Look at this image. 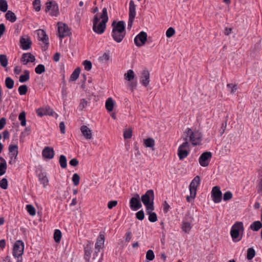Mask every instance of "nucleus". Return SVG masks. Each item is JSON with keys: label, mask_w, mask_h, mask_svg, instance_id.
Wrapping results in <instances>:
<instances>
[{"label": "nucleus", "mask_w": 262, "mask_h": 262, "mask_svg": "<svg viewBox=\"0 0 262 262\" xmlns=\"http://www.w3.org/2000/svg\"><path fill=\"white\" fill-rule=\"evenodd\" d=\"M129 205L130 208L135 211L139 209L142 207L139 194H134V196L130 200Z\"/></svg>", "instance_id": "nucleus-10"}, {"label": "nucleus", "mask_w": 262, "mask_h": 262, "mask_svg": "<svg viewBox=\"0 0 262 262\" xmlns=\"http://www.w3.org/2000/svg\"><path fill=\"white\" fill-rule=\"evenodd\" d=\"M35 60V56L31 53H24L21 59V61L24 64H27L29 62H33Z\"/></svg>", "instance_id": "nucleus-19"}, {"label": "nucleus", "mask_w": 262, "mask_h": 262, "mask_svg": "<svg viewBox=\"0 0 262 262\" xmlns=\"http://www.w3.org/2000/svg\"><path fill=\"white\" fill-rule=\"evenodd\" d=\"M201 182V179L199 176L195 177L191 182L189 188L190 191V195L186 198L187 201L190 202L192 200L194 199L196 196V189Z\"/></svg>", "instance_id": "nucleus-5"}, {"label": "nucleus", "mask_w": 262, "mask_h": 262, "mask_svg": "<svg viewBox=\"0 0 262 262\" xmlns=\"http://www.w3.org/2000/svg\"><path fill=\"white\" fill-rule=\"evenodd\" d=\"M24 74L19 77V80L20 82H25L28 81L30 78V72L28 70H25L24 72Z\"/></svg>", "instance_id": "nucleus-33"}, {"label": "nucleus", "mask_w": 262, "mask_h": 262, "mask_svg": "<svg viewBox=\"0 0 262 262\" xmlns=\"http://www.w3.org/2000/svg\"><path fill=\"white\" fill-rule=\"evenodd\" d=\"M136 5L134 3V2L132 0L129 2V19L127 24V29L129 30H130L132 27L133 21L136 16Z\"/></svg>", "instance_id": "nucleus-8"}, {"label": "nucleus", "mask_w": 262, "mask_h": 262, "mask_svg": "<svg viewBox=\"0 0 262 262\" xmlns=\"http://www.w3.org/2000/svg\"><path fill=\"white\" fill-rule=\"evenodd\" d=\"M135 73L133 70H129L124 75V79L128 81L132 80L135 77Z\"/></svg>", "instance_id": "nucleus-31"}, {"label": "nucleus", "mask_w": 262, "mask_h": 262, "mask_svg": "<svg viewBox=\"0 0 262 262\" xmlns=\"http://www.w3.org/2000/svg\"><path fill=\"white\" fill-rule=\"evenodd\" d=\"M147 39V33L144 31H142L135 37L134 42L137 47H140L145 44Z\"/></svg>", "instance_id": "nucleus-11"}, {"label": "nucleus", "mask_w": 262, "mask_h": 262, "mask_svg": "<svg viewBox=\"0 0 262 262\" xmlns=\"http://www.w3.org/2000/svg\"><path fill=\"white\" fill-rule=\"evenodd\" d=\"M5 17L7 20L11 21V23L15 22L17 19V17L14 13L10 10L7 12L5 14Z\"/></svg>", "instance_id": "nucleus-28"}, {"label": "nucleus", "mask_w": 262, "mask_h": 262, "mask_svg": "<svg viewBox=\"0 0 262 262\" xmlns=\"http://www.w3.org/2000/svg\"><path fill=\"white\" fill-rule=\"evenodd\" d=\"M88 104V102L85 99H82L80 100L78 108L80 111H82L85 107L87 106Z\"/></svg>", "instance_id": "nucleus-48"}, {"label": "nucleus", "mask_w": 262, "mask_h": 262, "mask_svg": "<svg viewBox=\"0 0 262 262\" xmlns=\"http://www.w3.org/2000/svg\"><path fill=\"white\" fill-rule=\"evenodd\" d=\"M7 168V165L6 160L0 157V176L4 174Z\"/></svg>", "instance_id": "nucleus-23"}, {"label": "nucleus", "mask_w": 262, "mask_h": 262, "mask_svg": "<svg viewBox=\"0 0 262 262\" xmlns=\"http://www.w3.org/2000/svg\"><path fill=\"white\" fill-rule=\"evenodd\" d=\"M24 244L21 241H17L14 245L13 255L15 257L21 256L24 253Z\"/></svg>", "instance_id": "nucleus-9"}, {"label": "nucleus", "mask_w": 262, "mask_h": 262, "mask_svg": "<svg viewBox=\"0 0 262 262\" xmlns=\"http://www.w3.org/2000/svg\"><path fill=\"white\" fill-rule=\"evenodd\" d=\"M9 156L11 161L9 162L10 164L16 162L17 157L18 154V146L16 145H10L9 146Z\"/></svg>", "instance_id": "nucleus-13"}, {"label": "nucleus", "mask_w": 262, "mask_h": 262, "mask_svg": "<svg viewBox=\"0 0 262 262\" xmlns=\"http://www.w3.org/2000/svg\"><path fill=\"white\" fill-rule=\"evenodd\" d=\"M227 86L230 89L231 93H234L237 89V86L236 84H233L232 83L228 84Z\"/></svg>", "instance_id": "nucleus-58"}, {"label": "nucleus", "mask_w": 262, "mask_h": 262, "mask_svg": "<svg viewBox=\"0 0 262 262\" xmlns=\"http://www.w3.org/2000/svg\"><path fill=\"white\" fill-rule=\"evenodd\" d=\"M45 11L49 12L51 16H56L59 14V8L57 4L54 1H50L46 3Z\"/></svg>", "instance_id": "nucleus-7"}, {"label": "nucleus", "mask_w": 262, "mask_h": 262, "mask_svg": "<svg viewBox=\"0 0 262 262\" xmlns=\"http://www.w3.org/2000/svg\"><path fill=\"white\" fill-rule=\"evenodd\" d=\"M38 39L44 43L47 47L49 45V38L46 34V32L42 29H39L37 31Z\"/></svg>", "instance_id": "nucleus-16"}, {"label": "nucleus", "mask_w": 262, "mask_h": 262, "mask_svg": "<svg viewBox=\"0 0 262 262\" xmlns=\"http://www.w3.org/2000/svg\"><path fill=\"white\" fill-rule=\"evenodd\" d=\"M250 227L252 230L257 231L262 227V224L260 221H255L251 224Z\"/></svg>", "instance_id": "nucleus-29"}, {"label": "nucleus", "mask_w": 262, "mask_h": 262, "mask_svg": "<svg viewBox=\"0 0 262 262\" xmlns=\"http://www.w3.org/2000/svg\"><path fill=\"white\" fill-rule=\"evenodd\" d=\"M136 216L139 220L142 221L145 216L144 211L142 210L139 211L136 213Z\"/></svg>", "instance_id": "nucleus-57"}, {"label": "nucleus", "mask_w": 262, "mask_h": 262, "mask_svg": "<svg viewBox=\"0 0 262 262\" xmlns=\"http://www.w3.org/2000/svg\"><path fill=\"white\" fill-rule=\"evenodd\" d=\"M174 34H175V30L172 27L169 28L167 30L166 32V35L167 37H168V38H170V37H172Z\"/></svg>", "instance_id": "nucleus-54"}, {"label": "nucleus", "mask_w": 262, "mask_h": 262, "mask_svg": "<svg viewBox=\"0 0 262 262\" xmlns=\"http://www.w3.org/2000/svg\"><path fill=\"white\" fill-rule=\"evenodd\" d=\"M192 228V226L190 223L187 222H183L182 225V229L183 231L186 233H188Z\"/></svg>", "instance_id": "nucleus-34"}, {"label": "nucleus", "mask_w": 262, "mask_h": 262, "mask_svg": "<svg viewBox=\"0 0 262 262\" xmlns=\"http://www.w3.org/2000/svg\"><path fill=\"white\" fill-rule=\"evenodd\" d=\"M150 74L147 70H143L141 74V83L144 86H147L149 83Z\"/></svg>", "instance_id": "nucleus-22"}, {"label": "nucleus", "mask_w": 262, "mask_h": 262, "mask_svg": "<svg viewBox=\"0 0 262 262\" xmlns=\"http://www.w3.org/2000/svg\"><path fill=\"white\" fill-rule=\"evenodd\" d=\"M26 209L28 213L30 214V215H31V216H34L35 215L36 210L32 205H27L26 206Z\"/></svg>", "instance_id": "nucleus-43"}, {"label": "nucleus", "mask_w": 262, "mask_h": 262, "mask_svg": "<svg viewBox=\"0 0 262 262\" xmlns=\"http://www.w3.org/2000/svg\"><path fill=\"white\" fill-rule=\"evenodd\" d=\"M232 196L231 192L228 191L224 194L223 199L225 201H228L232 198Z\"/></svg>", "instance_id": "nucleus-56"}, {"label": "nucleus", "mask_w": 262, "mask_h": 262, "mask_svg": "<svg viewBox=\"0 0 262 262\" xmlns=\"http://www.w3.org/2000/svg\"><path fill=\"white\" fill-rule=\"evenodd\" d=\"M8 3L6 0H0V11L5 12L7 11Z\"/></svg>", "instance_id": "nucleus-38"}, {"label": "nucleus", "mask_w": 262, "mask_h": 262, "mask_svg": "<svg viewBox=\"0 0 262 262\" xmlns=\"http://www.w3.org/2000/svg\"><path fill=\"white\" fill-rule=\"evenodd\" d=\"M59 163L62 168H66L67 166V158L65 156L61 155L59 158Z\"/></svg>", "instance_id": "nucleus-41"}, {"label": "nucleus", "mask_w": 262, "mask_h": 262, "mask_svg": "<svg viewBox=\"0 0 262 262\" xmlns=\"http://www.w3.org/2000/svg\"><path fill=\"white\" fill-rule=\"evenodd\" d=\"M170 208V206L166 201H165L163 204V211L164 213H167Z\"/></svg>", "instance_id": "nucleus-63"}, {"label": "nucleus", "mask_w": 262, "mask_h": 262, "mask_svg": "<svg viewBox=\"0 0 262 262\" xmlns=\"http://www.w3.org/2000/svg\"><path fill=\"white\" fill-rule=\"evenodd\" d=\"M255 255V250L252 248L248 249L247 258L248 260L252 259Z\"/></svg>", "instance_id": "nucleus-45"}, {"label": "nucleus", "mask_w": 262, "mask_h": 262, "mask_svg": "<svg viewBox=\"0 0 262 262\" xmlns=\"http://www.w3.org/2000/svg\"><path fill=\"white\" fill-rule=\"evenodd\" d=\"M211 157L212 153L211 152L206 151L203 152L199 159L200 164L203 167L208 166Z\"/></svg>", "instance_id": "nucleus-12"}, {"label": "nucleus", "mask_w": 262, "mask_h": 262, "mask_svg": "<svg viewBox=\"0 0 262 262\" xmlns=\"http://www.w3.org/2000/svg\"><path fill=\"white\" fill-rule=\"evenodd\" d=\"M244 232V225L242 222H236L232 227L230 234L233 241H239L242 237L238 238L239 236V233Z\"/></svg>", "instance_id": "nucleus-6"}, {"label": "nucleus", "mask_w": 262, "mask_h": 262, "mask_svg": "<svg viewBox=\"0 0 262 262\" xmlns=\"http://www.w3.org/2000/svg\"><path fill=\"white\" fill-rule=\"evenodd\" d=\"M222 195L220 187L216 186L213 187L211 191V196L214 203H219L221 201Z\"/></svg>", "instance_id": "nucleus-14"}, {"label": "nucleus", "mask_w": 262, "mask_h": 262, "mask_svg": "<svg viewBox=\"0 0 262 262\" xmlns=\"http://www.w3.org/2000/svg\"><path fill=\"white\" fill-rule=\"evenodd\" d=\"M188 154L189 151L188 150L182 149L180 147L178 148V155L180 160H183L188 156Z\"/></svg>", "instance_id": "nucleus-27"}, {"label": "nucleus", "mask_w": 262, "mask_h": 262, "mask_svg": "<svg viewBox=\"0 0 262 262\" xmlns=\"http://www.w3.org/2000/svg\"><path fill=\"white\" fill-rule=\"evenodd\" d=\"M59 128L61 134H65L66 129H65V125L64 123L62 121L59 123Z\"/></svg>", "instance_id": "nucleus-61"}, {"label": "nucleus", "mask_w": 262, "mask_h": 262, "mask_svg": "<svg viewBox=\"0 0 262 262\" xmlns=\"http://www.w3.org/2000/svg\"><path fill=\"white\" fill-rule=\"evenodd\" d=\"M14 81L11 77H8L6 78L5 85L8 89H12L14 86Z\"/></svg>", "instance_id": "nucleus-36"}, {"label": "nucleus", "mask_w": 262, "mask_h": 262, "mask_svg": "<svg viewBox=\"0 0 262 262\" xmlns=\"http://www.w3.org/2000/svg\"><path fill=\"white\" fill-rule=\"evenodd\" d=\"M110 59V56L108 53H104L99 58V60L101 62H106Z\"/></svg>", "instance_id": "nucleus-42"}, {"label": "nucleus", "mask_w": 262, "mask_h": 262, "mask_svg": "<svg viewBox=\"0 0 262 262\" xmlns=\"http://www.w3.org/2000/svg\"><path fill=\"white\" fill-rule=\"evenodd\" d=\"M6 124V119L5 118H2L0 119V129H3Z\"/></svg>", "instance_id": "nucleus-64"}, {"label": "nucleus", "mask_w": 262, "mask_h": 262, "mask_svg": "<svg viewBox=\"0 0 262 262\" xmlns=\"http://www.w3.org/2000/svg\"><path fill=\"white\" fill-rule=\"evenodd\" d=\"M80 72V68H76L74 71V72L72 73V74H71V75L70 76V80L71 81H74L76 80L79 76Z\"/></svg>", "instance_id": "nucleus-32"}, {"label": "nucleus", "mask_w": 262, "mask_h": 262, "mask_svg": "<svg viewBox=\"0 0 262 262\" xmlns=\"http://www.w3.org/2000/svg\"><path fill=\"white\" fill-rule=\"evenodd\" d=\"M184 140H185V142L183 144H182L179 147L182 149H185L188 150L190 147V144L188 141V139L186 137L184 139Z\"/></svg>", "instance_id": "nucleus-52"}, {"label": "nucleus", "mask_w": 262, "mask_h": 262, "mask_svg": "<svg viewBox=\"0 0 262 262\" xmlns=\"http://www.w3.org/2000/svg\"><path fill=\"white\" fill-rule=\"evenodd\" d=\"M144 144L146 147L152 148L155 145V141L154 139L148 138L144 140Z\"/></svg>", "instance_id": "nucleus-30"}, {"label": "nucleus", "mask_w": 262, "mask_h": 262, "mask_svg": "<svg viewBox=\"0 0 262 262\" xmlns=\"http://www.w3.org/2000/svg\"><path fill=\"white\" fill-rule=\"evenodd\" d=\"M33 5L36 11L38 12L40 10V1L34 0L33 2Z\"/></svg>", "instance_id": "nucleus-51"}, {"label": "nucleus", "mask_w": 262, "mask_h": 262, "mask_svg": "<svg viewBox=\"0 0 262 262\" xmlns=\"http://www.w3.org/2000/svg\"><path fill=\"white\" fill-rule=\"evenodd\" d=\"M115 105V102L112 98H107L105 102V107L108 112H112Z\"/></svg>", "instance_id": "nucleus-26"}, {"label": "nucleus", "mask_w": 262, "mask_h": 262, "mask_svg": "<svg viewBox=\"0 0 262 262\" xmlns=\"http://www.w3.org/2000/svg\"><path fill=\"white\" fill-rule=\"evenodd\" d=\"M80 130L86 139L89 140L92 138V130L86 125L81 126Z\"/></svg>", "instance_id": "nucleus-21"}, {"label": "nucleus", "mask_w": 262, "mask_h": 262, "mask_svg": "<svg viewBox=\"0 0 262 262\" xmlns=\"http://www.w3.org/2000/svg\"><path fill=\"white\" fill-rule=\"evenodd\" d=\"M83 64L84 67V69L85 70L89 71L91 70L92 67V64L90 61L85 60L83 61Z\"/></svg>", "instance_id": "nucleus-50"}, {"label": "nucleus", "mask_w": 262, "mask_h": 262, "mask_svg": "<svg viewBox=\"0 0 262 262\" xmlns=\"http://www.w3.org/2000/svg\"><path fill=\"white\" fill-rule=\"evenodd\" d=\"M38 179L39 181L43 184L44 187H46L48 185L49 180L45 173H40L38 174Z\"/></svg>", "instance_id": "nucleus-25"}, {"label": "nucleus", "mask_w": 262, "mask_h": 262, "mask_svg": "<svg viewBox=\"0 0 262 262\" xmlns=\"http://www.w3.org/2000/svg\"><path fill=\"white\" fill-rule=\"evenodd\" d=\"M100 17L102 18L101 22H99L100 18L97 15L94 16L93 20V30L98 34H102L106 29V24L108 19L107 9L106 8L103 9Z\"/></svg>", "instance_id": "nucleus-1"}, {"label": "nucleus", "mask_w": 262, "mask_h": 262, "mask_svg": "<svg viewBox=\"0 0 262 262\" xmlns=\"http://www.w3.org/2000/svg\"><path fill=\"white\" fill-rule=\"evenodd\" d=\"M132 132L133 130L132 128H129L127 129H126L124 132L123 137L124 139H130L132 137Z\"/></svg>", "instance_id": "nucleus-46"}, {"label": "nucleus", "mask_w": 262, "mask_h": 262, "mask_svg": "<svg viewBox=\"0 0 262 262\" xmlns=\"http://www.w3.org/2000/svg\"><path fill=\"white\" fill-rule=\"evenodd\" d=\"M20 43L23 49L24 50H28L31 47V42L29 39L21 38L20 40Z\"/></svg>", "instance_id": "nucleus-24"}, {"label": "nucleus", "mask_w": 262, "mask_h": 262, "mask_svg": "<svg viewBox=\"0 0 262 262\" xmlns=\"http://www.w3.org/2000/svg\"><path fill=\"white\" fill-rule=\"evenodd\" d=\"M146 213L149 215L148 220L150 222H155L157 221V216L155 212H152V211L147 212L146 210Z\"/></svg>", "instance_id": "nucleus-37"}, {"label": "nucleus", "mask_w": 262, "mask_h": 262, "mask_svg": "<svg viewBox=\"0 0 262 262\" xmlns=\"http://www.w3.org/2000/svg\"><path fill=\"white\" fill-rule=\"evenodd\" d=\"M18 119L20 121L21 125L25 126L26 125V113L25 112H22L20 113Z\"/></svg>", "instance_id": "nucleus-39"}, {"label": "nucleus", "mask_w": 262, "mask_h": 262, "mask_svg": "<svg viewBox=\"0 0 262 262\" xmlns=\"http://www.w3.org/2000/svg\"><path fill=\"white\" fill-rule=\"evenodd\" d=\"M112 26L113 27L112 37L117 42H121L126 34L124 21L121 20L116 23L115 21H114Z\"/></svg>", "instance_id": "nucleus-2"}, {"label": "nucleus", "mask_w": 262, "mask_h": 262, "mask_svg": "<svg viewBox=\"0 0 262 262\" xmlns=\"http://www.w3.org/2000/svg\"><path fill=\"white\" fill-rule=\"evenodd\" d=\"M154 192L153 190H148L146 193L141 196V200L145 206L147 212L153 211L154 210Z\"/></svg>", "instance_id": "nucleus-3"}, {"label": "nucleus", "mask_w": 262, "mask_h": 262, "mask_svg": "<svg viewBox=\"0 0 262 262\" xmlns=\"http://www.w3.org/2000/svg\"><path fill=\"white\" fill-rule=\"evenodd\" d=\"M186 138H189L193 146L200 145L202 140V135L199 131H192L189 128L186 130Z\"/></svg>", "instance_id": "nucleus-4"}, {"label": "nucleus", "mask_w": 262, "mask_h": 262, "mask_svg": "<svg viewBox=\"0 0 262 262\" xmlns=\"http://www.w3.org/2000/svg\"><path fill=\"white\" fill-rule=\"evenodd\" d=\"M104 243V236L100 234L97 239V243L95 244L96 251L94 255H97L100 250L103 248Z\"/></svg>", "instance_id": "nucleus-20"}, {"label": "nucleus", "mask_w": 262, "mask_h": 262, "mask_svg": "<svg viewBox=\"0 0 262 262\" xmlns=\"http://www.w3.org/2000/svg\"><path fill=\"white\" fill-rule=\"evenodd\" d=\"M36 73L38 74H41L45 72V67L42 64H38L35 69Z\"/></svg>", "instance_id": "nucleus-44"}, {"label": "nucleus", "mask_w": 262, "mask_h": 262, "mask_svg": "<svg viewBox=\"0 0 262 262\" xmlns=\"http://www.w3.org/2000/svg\"><path fill=\"white\" fill-rule=\"evenodd\" d=\"M146 258L149 260H152L155 258V254L152 250H148L147 251Z\"/></svg>", "instance_id": "nucleus-49"}, {"label": "nucleus", "mask_w": 262, "mask_h": 262, "mask_svg": "<svg viewBox=\"0 0 262 262\" xmlns=\"http://www.w3.org/2000/svg\"><path fill=\"white\" fill-rule=\"evenodd\" d=\"M42 156L48 159H52L54 158L55 152L52 147L47 146L42 150Z\"/></svg>", "instance_id": "nucleus-17"}, {"label": "nucleus", "mask_w": 262, "mask_h": 262, "mask_svg": "<svg viewBox=\"0 0 262 262\" xmlns=\"http://www.w3.org/2000/svg\"><path fill=\"white\" fill-rule=\"evenodd\" d=\"M132 238V233L130 231H128L125 234V241L126 242L128 243L130 241Z\"/></svg>", "instance_id": "nucleus-59"}, {"label": "nucleus", "mask_w": 262, "mask_h": 262, "mask_svg": "<svg viewBox=\"0 0 262 262\" xmlns=\"http://www.w3.org/2000/svg\"><path fill=\"white\" fill-rule=\"evenodd\" d=\"M18 92L20 95H25L28 91V87L26 85H21L18 88Z\"/></svg>", "instance_id": "nucleus-47"}, {"label": "nucleus", "mask_w": 262, "mask_h": 262, "mask_svg": "<svg viewBox=\"0 0 262 262\" xmlns=\"http://www.w3.org/2000/svg\"><path fill=\"white\" fill-rule=\"evenodd\" d=\"M61 238V232L58 229H56L54 233V239L56 243H59Z\"/></svg>", "instance_id": "nucleus-40"}, {"label": "nucleus", "mask_w": 262, "mask_h": 262, "mask_svg": "<svg viewBox=\"0 0 262 262\" xmlns=\"http://www.w3.org/2000/svg\"><path fill=\"white\" fill-rule=\"evenodd\" d=\"M58 36L60 38H64L66 36H69L70 34V31L67 25L62 23H58Z\"/></svg>", "instance_id": "nucleus-15"}, {"label": "nucleus", "mask_w": 262, "mask_h": 262, "mask_svg": "<svg viewBox=\"0 0 262 262\" xmlns=\"http://www.w3.org/2000/svg\"><path fill=\"white\" fill-rule=\"evenodd\" d=\"M8 60L7 56L4 54H0L1 65L3 67L6 68L8 65Z\"/></svg>", "instance_id": "nucleus-35"}, {"label": "nucleus", "mask_w": 262, "mask_h": 262, "mask_svg": "<svg viewBox=\"0 0 262 262\" xmlns=\"http://www.w3.org/2000/svg\"><path fill=\"white\" fill-rule=\"evenodd\" d=\"M72 181L75 186H77L79 184L80 177L77 173H74L72 177Z\"/></svg>", "instance_id": "nucleus-53"}, {"label": "nucleus", "mask_w": 262, "mask_h": 262, "mask_svg": "<svg viewBox=\"0 0 262 262\" xmlns=\"http://www.w3.org/2000/svg\"><path fill=\"white\" fill-rule=\"evenodd\" d=\"M117 203L118 202L117 201H110L108 203L107 207L110 209H112L114 207L116 206L117 205Z\"/></svg>", "instance_id": "nucleus-60"}, {"label": "nucleus", "mask_w": 262, "mask_h": 262, "mask_svg": "<svg viewBox=\"0 0 262 262\" xmlns=\"http://www.w3.org/2000/svg\"><path fill=\"white\" fill-rule=\"evenodd\" d=\"M69 163L71 165L73 166H76L78 165L79 162L77 159L74 158L70 161Z\"/></svg>", "instance_id": "nucleus-62"}, {"label": "nucleus", "mask_w": 262, "mask_h": 262, "mask_svg": "<svg viewBox=\"0 0 262 262\" xmlns=\"http://www.w3.org/2000/svg\"><path fill=\"white\" fill-rule=\"evenodd\" d=\"M38 116L42 117L45 115L53 116L55 114L54 111L49 107H45L39 108L37 110Z\"/></svg>", "instance_id": "nucleus-18"}, {"label": "nucleus", "mask_w": 262, "mask_h": 262, "mask_svg": "<svg viewBox=\"0 0 262 262\" xmlns=\"http://www.w3.org/2000/svg\"><path fill=\"white\" fill-rule=\"evenodd\" d=\"M0 187L4 189H6L8 188V181L7 179L3 178L0 181Z\"/></svg>", "instance_id": "nucleus-55"}]
</instances>
